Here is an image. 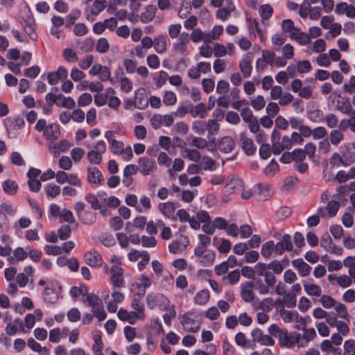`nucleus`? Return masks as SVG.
I'll return each mask as SVG.
<instances>
[{"mask_svg": "<svg viewBox=\"0 0 355 355\" xmlns=\"http://www.w3.org/2000/svg\"><path fill=\"white\" fill-rule=\"evenodd\" d=\"M268 332L272 336L278 338L282 347L292 348L295 345L298 348L306 347V343L302 341L301 334L296 331L288 333L286 329L272 324L268 328Z\"/></svg>", "mask_w": 355, "mask_h": 355, "instance_id": "nucleus-1", "label": "nucleus"}, {"mask_svg": "<svg viewBox=\"0 0 355 355\" xmlns=\"http://www.w3.org/2000/svg\"><path fill=\"white\" fill-rule=\"evenodd\" d=\"M180 322L185 331L196 333L200 328L202 318L199 313L191 311L181 315Z\"/></svg>", "mask_w": 355, "mask_h": 355, "instance_id": "nucleus-2", "label": "nucleus"}, {"mask_svg": "<svg viewBox=\"0 0 355 355\" xmlns=\"http://www.w3.org/2000/svg\"><path fill=\"white\" fill-rule=\"evenodd\" d=\"M146 304L150 309H159L166 311L171 306V300L159 293H150L146 296Z\"/></svg>", "mask_w": 355, "mask_h": 355, "instance_id": "nucleus-3", "label": "nucleus"}, {"mask_svg": "<svg viewBox=\"0 0 355 355\" xmlns=\"http://www.w3.org/2000/svg\"><path fill=\"white\" fill-rule=\"evenodd\" d=\"M107 150V146L103 140L97 141L94 145V148L89 150L87 153V159L92 164L98 165L102 162L103 155Z\"/></svg>", "mask_w": 355, "mask_h": 355, "instance_id": "nucleus-4", "label": "nucleus"}, {"mask_svg": "<svg viewBox=\"0 0 355 355\" xmlns=\"http://www.w3.org/2000/svg\"><path fill=\"white\" fill-rule=\"evenodd\" d=\"M20 24L25 33L31 40L35 41L37 40L35 20L29 9L26 11L25 16L20 19Z\"/></svg>", "mask_w": 355, "mask_h": 355, "instance_id": "nucleus-5", "label": "nucleus"}, {"mask_svg": "<svg viewBox=\"0 0 355 355\" xmlns=\"http://www.w3.org/2000/svg\"><path fill=\"white\" fill-rule=\"evenodd\" d=\"M152 284V279L147 275L142 274L138 277L137 280L132 283L131 291L138 296H144L147 288Z\"/></svg>", "mask_w": 355, "mask_h": 355, "instance_id": "nucleus-6", "label": "nucleus"}, {"mask_svg": "<svg viewBox=\"0 0 355 355\" xmlns=\"http://www.w3.org/2000/svg\"><path fill=\"white\" fill-rule=\"evenodd\" d=\"M105 272L110 274V283L114 288H121L123 286V269L116 265L112 266L109 270L106 269Z\"/></svg>", "mask_w": 355, "mask_h": 355, "instance_id": "nucleus-7", "label": "nucleus"}, {"mask_svg": "<svg viewBox=\"0 0 355 355\" xmlns=\"http://www.w3.org/2000/svg\"><path fill=\"white\" fill-rule=\"evenodd\" d=\"M250 335L254 343H258L264 346H273L275 343V340L269 335L263 334V331L258 328L251 331Z\"/></svg>", "mask_w": 355, "mask_h": 355, "instance_id": "nucleus-8", "label": "nucleus"}, {"mask_svg": "<svg viewBox=\"0 0 355 355\" xmlns=\"http://www.w3.org/2000/svg\"><path fill=\"white\" fill-rule=\"evenodd\" d=\"M174 121L173 114H155L150 119V124L154 129H158L161 126L169 127Z\"/></svg>", "mask_w": 355, "mask_h": 355, "instance_id": "nucleus-9", "label": "nucleus"}, {"mask_svg": "<svg viewBox=\"0 0 355 355\" xmlns=\"http://www.w3.org/2000/svg\"><path fill=\"white\" fill-rule=\"evenodd\" d=\"M104 137L108 141L110 151L114 155H120L123 148L125 147L124 143L121 141L116 140L114 137L112 130H107L104 133Z\"/></svg>", "mask_w": 355, "mask_h": 355, "instance_id": "nucleus-10", "label": "nucleus"}, {"mask_svg": "<svg viewBox=\"0 0 355 355\" xmlns=\"http://www.w3.org/2000/svg\"><path fill=\"white\" fill-rule=\"evenodd\" d=\"M189 43V35L187 33L183 32L178 37V40L173 44V50L175 53L184 55L188 51Z\"/></svg>", "mask_w": 355, "mask_h": 355, "instance_id": "nucleus-11", "label": "nucleus"}, {"mask_svg": "<svg viewBox=\"0 0 355 355\" xmlns=\"http://www.w3.org/2000/svg\"><path fill=\"white\" fill-rule=\"evenodd\" d=\"M46 76L49 84L54 85L59 81L67 79L68 71L63 66H60L56 71L49 72L43 75V76Z\"/></svg>", "mask_w": 355, "mask_h": 355, "instance_id": "nucleus-12", "label": "nucleus"}, {"mask_svg": "<svg viewBox=\"0 0 355 355\" xmlns=\"http://www.w3.org/2000/svg\"><path fill=\"white\" fill-rule=\"evenodd\" d=\"M98 202L101 209L103 207L116 208L120 205V200L118 198L110 196L104 191H98Z\"/></svg>", "mask_w": 355, "mask_h": 355, "instance_id": "nucleus-13", "label": "nucleus"}, {"mask_svg": "<svg viewBox=\"0 0 355 355\" xmlns=\"http://www.w3.org/2000/svg\"><path fill=\"white\" fill-rule=\"evenodd\" d=\"M140 173L144 175L153 174L157 169V166L154 160L147 157H142L138 161Z\"/></svg>", "mask_w": 355, "mask_h": 355, "instance_id": "nucleus-14", "label": "nucleus"}, {"mask_svg": "<svg viewBox=\"0 0 355 355\" xmlns=\"http://www.w3.org/2000/svg\"><path fill=\"white\" fill-rule=\"evenodd\" d=\"M272 152L275 154L281 153L284 149H290L292 148V141L288 136L282 138L281 141H275V131L272 133Z\"/></svg>", "mask_w": 355, "mask_h": 355, "instance_id": "nucleus-15", "label": "nucleus"}, {"mask_svg": "<svg viewBox=\"0 0 355 355\" xmlns=\"http://www.w3.org/2000/svg\"><path fill=\"white\" fill-rule=\"evenodd\" d=\"M70 147L69 141L65 139H62L58 143H55L54 141L49 142V150L55 157L58 156L60 153L67 152Z\"/></svg>", "mask_w": 355, "mask_h": 355, "instance_id": "nucleus-16", "label": "nucleus"}, {"mask_svg": "<svg viewBox=\"0 0 355 355\" xmlns=\"http://www.w3.org/2000/svg\"><path fill=\"white\" fill-rule=\"evenodd\" d=\"M254 283L253 282H245L241 285V297L246 302H252L254 298L253 288Z\"/></svg>", "mask_w": 355, "mask_h": 355, "instance_id": "nucleus-17", "label": "nucleus"}, {"mask_svg": "<svg viewBox=\"0 0 355 355\" xmlns=\"http://www.w3.org/2000/svg\"><path fill=\"white\" fill-rule=\"evenodd\" d=\"M275 246V252L279 255L282 254L285 250L291 251L293 250L291 236L289 234L284 235L281 241L277 243Z\"/></svg>", "mask_w": 355, "mask_h": 355, "instance_id": "nucleus-18", "label": "nucleus"}, {"mask_svg": "<svg viewBox=\"0 0 355 355\" xmlns=\"http://www.w3.org/2000/svg\"><path fill=\"white\" fill-rule=\"evenodd\" d=\"M117 316L120 320L128 322L131 324H135L138 320H144L135 311H128L126 309L122 308L118 311Z\"/></svg>", "mask_w": 355, "mask_h": 355, "instance_id": "nucleus-19", "label": "nucleus"}, {"mask_svg": "<svg viewBox=\"0 0 355 355\" xmlns=\"http://www.w3.org/2000/svg\"><path fill=\"white\" fill-rule=\"evenodd\" d=\"M253 59L252 53H247L243 58L241 59L239 63V67L241 73L243 74L245 78L250 77L252 73V67L251 62Z\"/></svg>", "mask_w": 355, "mask_h": 355, "instance_id": "nucleus-20", "label": "nucleus"}, {"mask_svg": "<svg viewBox=\"0 0 355 355\" xmlns=\"http://www.w3.org/2000/svg\"><path fill=\"white\" fill-rule=\"evenodd\" d=\"M355 162V155L351 154L349 157L343 160L340 155L338 153H334L331 155L329 163L333 166H340L341 165L344 166H348Z\"/></svg>", "mask_w": 355, "mask_h": 355, "instance_id": "nucleus-21", "label": "nucleus"}, {"mask_svg": "<svg viewBox=\"0 0 355 355\" xmlns=\"http://www.w3.org/2000/svg\"><path fill=\"white\" fill-rule=\"evenodd\" d=\"M194 255L197 257V261L205 266H211L216 258L215 252L211 250L202 251Z\"/></svg>", "mask_w": 355, "mask_h": 355, "instance_id": "nucleus-22", "label": "nucleus"}, {"mask_svg": "<svg viewBox=\"0 0 355 355\" xmlns=\"http://www.w3.org/2000/svg\"><path fill=\"white\" fill-rule=\"evenodd\" d=\"M84 260L87 265L92 267H98L103 263L101 254L96 250H91L86 252L84 255Z\"/></svg>", "mask_w": 355, "mask_h": 355, "instance_id": "nucleus-23", "label": "nucleus"}, {"mask_svg": "<svg viewBox=\"0 0 355 355\" xmlns=\"http://www.w3.org/2000/svg\"><path fill=\"white\" fill-rule=\"evenodd\" d=\"M157 209L165 217L174 221L176 220V217L174 216L176 207L173 202H161L158 205Z\"/></svg>", "mask_w": 355, "mask_h": 355, "instance_id": "nucleus-24", "label": "nucleus"}, {"mask_svg": "<svg viewBox=\"0 0 355 355\" xmlns=\"http://www.w3.org/2000/svg\"><path fill=\"white\" fill-rule=\"evenodd\" d=\"M60 135V131L59 125L55 123L49 124L43 132V136L49 142L54 141L58 139Z\"/></svg>", "mask_w": 355, "mask_h": 355, "instance_id": "nucleus-25", "label": "nucleus"}, {"mask_svg": "<svg viewBox=\"0 0 355 355\" xmlns=\"http://www.w3.org/2000/svg\"><path fill=\"white\" fill-rule=\"evenodd\" d=\"M334 11L338 15L345 14L349 18H355V7L347 4L346 2L337 3Z\"/></svg>", "mask_w": 355, "mask_h": 355, "instance_id": "nucleus-26", "label": "nucleus"}, {"mask_svg": "<svg viewBox=\"0 0 355 355\" xmlns=\"http://www.w3.org/2000/svg\"><path fill=\"white\" fill-rule=\"evenodd\" d=\"M289 37L302 46L307 45L311 42L309 35L297 27L289 35Z\"/></svg>", "mask_w": 355, "mask_h": 355, "instance_id": "nucleus-27", "label": "nucleus"}, {"mask_svg": "<svg viewBox=\"0 0 355 355\" xmlns=\"http://www.w3.org/2000/svg\"><path fill=\"white\" fill-rule=\"evenodd\" d=\"M226 5L225 7L220 8L217 10L216 16L217 18L225 21L229 18L232 12L236 9L235 5L233 3V0H225Z\"/></svg>", "mask_w": 355, "mask_h": 355, "instance_id": "nucleus-28", "label": "nucleus"}, {"mask_svg": "<svg viewBox=\"0 0 355 355\" xmlns=\"http://www.w3.org/2000/svg\"><path fill=\"white\" fill-rule=\"evenodd\" d=\"M44 300L48 303H54L58 300V292L53 284L48 283L43 293Z\"/></svg>", "mask_w": 355, "mask_h": 355, "instance_id": "nucleus-29", "label": "nucleus"}, {"mask_svg": "<svg viewBox=\"0 0 355 355\" xmlns=\"http://www.w3.org/2000/svg\"><path fill=\"white\" fill-rule=\"evenodd\" d=\"M292 266L297 270L300 277L308 276L311 271V267L304 262L302 259L293 260L292 261Z\"/></svg>", "mask_w": 355, "mask_h": 355, "instance_id": "nucleus-30", "label": "nucleus"}, {"mask_svg": "<svg viewBox=\"0 0 355 355\" xmlns=\"http://www.w3.org/2000/svg\"><path fill=\"white\" fill-rule=\"evenodd\" d=\"M219 150L224 153L232 151L235 146L234 140L228 136L222 137L217 143Z\"/></svg>", "mask_w": 355, "mask_h": 355, "instance_id": "nucleus-31", "label": "nucleus"}, {"mask_svg": "<svg viewBox=\"0 0 355 355\" xmlns=\"http://www.w3.org/2000/svg\"><path fill=\"white\" fill-rule=\"evenodd\" d=\"M28 257V253L21 247H18L12 252V255H9L8 261L11 264H17L19 261H24Z\"/></svg>", "mask_w": 355, "mask_h": 355, "instance_id": "nucleus-32", "label": "nucleus"}, {"mask_svg": "<svg viewBox=\"0 0 355 355\" xmlns=\"http://www.w3.org/2000/svg\"><path fill=\"white\" fill-rule=\"evenodd\" d=\"M87 180L89 183L94 184H100L103 180V176L101 171L95 166L87 168Z\"/></svg>", "mask_w": 355, "mask_h": 355, "instance_id": "nucleus-33", "label": "nucleus"}, {"mask_svg": "<svg viewBox=\"0 0 355 355\" xmlns=\"http://www.w3.org/2000/svg\"><path fill=\"white\" fill-rule=\"evenodd\" d=\"M19 331L26 332L24 329L23 322L19 318H16L13 321L9 322L6 327V334L10 336L15 335Z\"/></svg>", "mask_w": 355, "mask_h": 355, "instance_id": "nucleus-34", "label": "nucleus"}, {"mask_svg": "<svg viewBox=\"0 0 355 355\" xmlns=\"http://www.w3.org/2000/svg\"><path fill=\"white\" fill-rule=\"evenodd\" d=\"M2 244L0 245V256L6 257L10 254L12 252V240L7 234L2 235L1 238Z\"/></svg>", "mask_w": 355, "mask_h": 355, "instance_id": "nucleus-35", "label": "nucleus"}, {"mask_svg": "<svg viewBox=\"0 0 355 355\" xmlns=\"http://www.w3.org/2000/svg\"><path fill=\"white\" fill-rule=\"evenodd\" d=\"M74 208L78 216L84 223L89 224L94 221L95 216L92 213H88V214L91 215L89 218H85L84 216L87 214V211H85V205L83 202H77L75 204Z\"/></svg>", "mask_w": 355, "mask_h": 355, "instance_id": "nucleus-36", "label": "nucleus"}, {"mask_svg": "<svg viewBox=\"0 0 355 355\" xmlns=\"http://www.w3.org/2000/svg\"><path fill=\"white\" fill-rule=\"evenodd\" d=\"M167 42L168 39L165 35H157L154 38L153 46L155 51L159 54L165 53L167 50Z\"/></svg>", "mask_w": 355, "mask_h": 355, "instance_id": "nucleus-37", "label": "nucleus"}, {"mask_svg": "<svg viewBox=\"0 0 355 355\" xmlns=\"http://www.w3.org/2000/svg\"><path fill=\"white\" fill-rule=\"evenodd\" d=\"M16 211V208L11 204L5 202L0 206V227L6 220V215H13Z\"/></svg>", "mask_w": 355, "mask_h": 355, "instance_id": "nucleus-38", "label": "nucleus"}, {"mask_svg": "<svg viewBox=\"0 0 355 355\" xmlns=\"http://www.w3.org/2000/svg\"><path fill=\"white\" fill-rule=\"evenodd\" d=\"M24 125V121L21 117L17 116L12 119H6V126L9 135L12 134V130L21 129Z\"/></svg>", "mask_w": 355, "mask_h": 355, "instance_id": "nucleus-39", "label": "nucleus"}, {"mask_svg": "<svg viewBox=\"0 0 355 355\" xmlns=\"http://www.w3.org/2000/svg\"><path fill=\"white\" fill-rule=\"evenodd\" d=\"M198 241L197 245L193 250L194 254L207 250V247L210 245L211 243V238L202 234L198 235Z\"/></svg>", "mask_w": 355, "mask_h": 355, "instance_id": "nucleus-40", "label": "nucleus"}, {"mask_svg": "<svg viewBox=\"0 0 355 355\" xmlns=\"http://www.w3.org/2000/svg\"><path fill=\"white\" fill-rule=\"evenodd\" d=\"M242 148L248 155H253L257 150L252 139L248 138L244 135H241Z\"/></svg>", "mask_w": 355, "mask_h": 355, "instance_id": "nucleus-41", "label": "nucleus"}, {"mask_svg": "<svg viewBox=\"0 0 355 355\" xmlns=\"http://www.w3.org/2000/svg\"><path fill=\"white\" fill-rule=\"evenodd\" d=\"M181 242L173 241L168 245V250L171 253L176 254L180 250L184 249L189 243V241L187 236H181Z\"/></svg>", "mask_w": 355, "mask_h": 355, "instance_id": "nucleus-42", "label": "nucleus"}, {"mask_svg": "<svg viewBox=\"0 0 355 355\" xmlns=\"http://www.w3.org/2000/svg\"><path fill=\"white\" fill-rule=\"evenodd\" d=\"M254 193H257L259 198L262 200H266L269 198L272 193V191L270 185L268 184H258L254 187Z\"/></svg>", "mask_w": 355, "mask_h": 355, "instance_id": "nucleus-43", "label": "nucleus"}, {"mask_svg": "<svg viewBox=\"0 0 355 355\" xmlns=\"http://www.w3.org/2000/svg\"><path fill=\"white\" fill-rule=\"evenodd\" d=\"M320 349L323 352L332 353L334 355H340L341 349L336 347L330 340H324L320 344Z\"/></svg>", "mask_w": 355, "mask_h": 355, "instance_id": "nucleus-44", "label": "nucleus"}, {"mask_svg": "<svg viewBox=\"0 0 355 355\" xmlns=\"http://www.w3.org/2000/svg\"><path fill=\"white\" fill-rule=\"evenodd\" d=\"M139 296L135 295L131 302V307L137 314H138L141 318H145L144 314V304L139 297Z\"/></svg>", "mask_w": 355, "mask_h": 355, "instance_id": "nucleus-45", "label": "nucleus"}, {"mask_svg": "<svg viewBox=\"0 0 355 355\" xmlns=\"http://www.w3.org/2000/svg\"><path fill=\"white\" fill-rule=\"evenodd\" d=\"M303 286L305 292L311 296L318 297L321 294V288L316 284H312L307 281H303Z\"/></svg>", "mask_w": 355, "mask_h": 355, "instance_id": "nucleus-46", "label": "nucleus"}, {"mask_svg": "<svg viewBox=\"0 0 355 355\" xmlns=\"http://www.w3.org/2000/svg\"><path fill=\"white\" fill-rule=\"evenodd\" d=\"M157 8L154 5H148L146 6L145 11L141 15V21L143 23H147L155 17Z\"/></svg>", "mask_w": 355, "mask_h": 355, "instance_id": "nucleus-47", "label": "nucleus"}, {"mask_svg": "<svg viewBox=\"0 0 355 355\" xmlns=\"http://www.w3.org/2000/svg\"><path fill=\"white\" fill-rule=\"evenodd\" d=\"M151 202L150 199L143 195L139 198V202L138 203V206H137V211L139 213H146L151 209Z\"/></svg>", "mask_w": 355, "mask_h": 355, "instance_id": "nucleus-48", "label": "nucleus"}, {"mask_svg": "<svg viewBox=\"0 0 355 355\" xmlns=\"http://www.w3.org/2000/svg\"><path fill=\"white\" fill-rule=\"evenodd\" d=\"M75 101L71 97H65L62 94L58 95L57 106L71 109L75 106Z\"/></svg>", "mask_w": 355, "mask_h": 355, "instance_id": "nucleus-49", "label": "nucleus"}, {"mask_svg": "<svg viewBox=\"0 0 355 355\" xmlns=\"http://www.w3.org/2000/svg\"><path fill=\"white\" fill-rule=\"evenodd\" d=\"M190 114L193 117L205 118L207 116L206 106L200 103L192 107L190 110Z\"/></svg>", "mask_w": 355, "mask_h": 355, "instance_id": "nucleus-50", "label": "nucleus"}, {"mask_svg": "<svg viewBox=\"0 0 355 355\" xmlns=\"http://www.w3.org/2000/svg\"><path fill=\"white\" fill-rule=\"evenodd\" d=\"M44 189L49 199L55 198L60 193V187L53 183L46 184Z\"/></svg>", "mask_w": 355, "mask_h": 355, "instance_id": "nucleus-51", "label": "nucleus"}, {"mask_svg": "<svg viewBox=\"0 0 355 355\" xmlns=\"http://www.w3.org/2000/svg\"><path fill=\"white\" fill-rule=\"evenodd\" d=\"M279 315L284 322L291 323L297 319L298 313L296 311H288L282 309Z\"/></svg>", "mask_w": 355, "mask_h": 355, "instance_id": "nucleus-52", "label": "nucleus"}, {"mask_svg": "<svg viewBox=\"0 0 355 355\" xmlns=\"http://www.w3.org/2000/svg\"><path fill=\"white\" fill-rule=\"evenodd\" d=\"M329 139L333 146H338L344 139V134L340 130H332L329 135Z\"/></svg>", "mask_w": 355, "mask_h": 355, "instance_id": "nucleus-53", "label": "nucleus"}, {"mask_svg": "<svg viewBox=\"0 0 355 355\" xmlns=\"http://www.w3.org/2000/svg\"><path fill=\"white\" fill-rule=\"evenodd\" d=\"M209 300V292L207 289L198 291L194 297V302L198 305H205Z\"/></svg>", "mask_w": 355, "mask_h": 355, "instance_id": "nucleus-54", "label": "nucleus"}, {"mask_svg": "<svg viewBox=\"0 0 355 355\" xmlns=\"http://www.w3.org/2000/svg\"><path fill=\"white\" fill-rule=\"evenodd\" d=\"M3 191L8 195H14L17 193L18 185L15 181L7 180L2 183Z\"/></svg>", "mask_w": 355, "mask_h": 355, "instance_id": "nucleus-55", "label": "nucleus"}, {"mask_svg": "<svg viewBox=\"0 0 355 355\" xmlns=\"http://www.w3.org/2000/svg\"><path fill=\"white\" fill-rule=\"evenodd\" d=\"M66 209H62L59 205L55 203H51L49 208V218H58L60 220L62 213Z\"/></svg>", "mask_w": 355, "mask_h": 355, "instance_id": "nucleus-56", "label": "nucleus"}, {"mask_svg": "<svg viewBox=\"0 0 355 355\" xmlns=\"http://www.w3.org/2000/svg\"><path fill=\"white\" fill-rule=\"evenodd\" d=\"M327 44L325 41L322 39L316 40L313 44V47L309 48L308 51L311 53L312 52H315L317 53H322L326 50Z\"/></svg>", "mask_w": 355, "mask_h": 355, "instance_id": "nucleus-57", "label": "nucleus"}, {"mask_svg": "<svg viewBox=\"0 0 355 355\" xmlns=\"http://www.w3.org/2000/svg\"><path fill=\"white\" fill-rule=\"evenodd\" d=\"M183 156L195 162H199L201 159V155L196 149L185 148L183 150Z\"/></svg>", "mask_w": 355, "mask_h": 355, "instance_id": "nucleus-58", "label": "nucleus"}, {"mask_svg": "<svg viewBox=\"0 0 355 355\" xmlns=\"http://www.w3.org/2000/svg\"><path fill=\"white\" fill-rule=\"evenodd\" d=\"M105 6L106 1L96 0L87 11H90L92 15L96 16L105 8Z\"/></svg>", "mask_w": 355, "mask_h": 355, "instance_id": "nucleus-59", "label": "nucleus"}, {"mask_svg": "<svg viewBox=\"0 0 355 355\" xmlns=\"http://www.w3.org/2000/svg\"><path fill=\"white\" fill-rule=\"evenodd\" d=\"M250 104L253 109L256 111L262 110L266 105V101L263 96L257 95L250 98Z\"/></svg>", "mask_w": 355, "mask_h": 355, "instance_id": "nucleus-60", "label": "nucleus"}, {"mask_svg": "<svg viewBox=\"0 0 355 355\" xmlns=\"http://www.w3.org/2000/svg\"><path fill=\"white\" fill-rule=\"evenodd\" d=\"M275 244L273 241H268L263 244L261 249V254L265 258H270L273 251H275Z\"/></svg>", "mask_w": 355, "mask_h": 355, "instance_id": "nucleus-61", "label": "nucleus"}, {"mask_svg": "<svg viewBox=\"0 0 355 355\" xmlns=\"http://www.w3.org/2000/svg\"><path fill=\"white\" fill-rule=\"evenodd\" d=\"M226 187L233 191H241L243 189V182L238 178H232L227 183Z\"/></svg>", "mask_w": 355, "mask_h": 355, "instance_id": "nucleus-62", "label": "nucleus"}, {"mask_svg": "<svg viewBox=\"0 0 355 355\" xmlns=\"http://www.w3.org/2000/svg\"><path fill=\"white\" fill-rule=\"evenodd\" d=\"M162 101L164 104L167 106L174 105L177 102V96L173 92L165 91Z\"/></svg>", "mask_w": 355, "mask_h": 355, "instance_id": "nucleus-63", "label": "nucleus"}, {"mask_svg": "<svg viewBox=\"0 0 355 355\" xmlns=\"http://www.w3.org/2000/svg\"><path fill=\"white\" fill-rule=\"evenodd\" d=\"M295 66L300 73H306L312 69L311 64L309 60L299 61Z\"/></svg>", "mask_w": 355, "mask_h": 355, "instance_id": "nucleus-64", "label": "nucleus"}]
</instances>
